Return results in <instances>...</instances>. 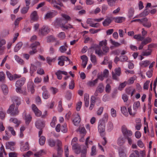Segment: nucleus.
<instances>
[{"instance_id": "obj_52", "label": "nucleus", "mask_w": 157, "mask_h": 157, "mask_svg": "<svg viewBox=\"0 0 157 157\" xmlns=\"http://www.w3.org/2000/svg\"><path fill=\"white\" fill-rule=\"evenodd\" d=\"M110 114L113 117H115L117 116V113L116 110L113 108H112L110 110Z\"/></svg>"}, {"instance_id": "obj_33", "label": "nucleus", "mask_w": 157, "mask_h": 157, "mask_svg": "<svg viewBox=\"0 0 157 157\" xmlns=\"http://www.w3.org/2000/svg\"><path fill=\"white\" fill-rule=\"evenodd\" d=\"M10 122H12L15 124H16V127H18L19 124H20V121H18L16 118H11L10 120Z\"/></svg>"}, {"instance_id": "obj_44", "label": "nucleus", "mask_w": 157, "mask_h": 157, "mask_svg": "<svg viewBox=\"0 0 157 157\" xmlns=\"http://www.w3.org/2000/svg\"><path fill=\"white\" fill-rule=\"evenodd\" d=\"M90 60L95 65L97 63L96 57L95 56L91 55L90 56Z\"/></svg>"}, {"instance_id": "obj_12", "label": "nucleus", "mask_w": 157, "mask_h": 157, "mask_svg": "<svg viewBox=\"0 0 157 157\" xmlns=\"http://www.w3.org/2000/svg\"><path fill=\"white\" fill-rule=\"evenodd\" d=\"M143 22L142 24L144 26L147 28H149L151 26V22L148 21V19L145 17L143 18Z\"/></svg>"}, {"instance_id": "obj_7", "label": "nucleus", "mask_w": 157, "mask_h": 157, "mask_svg": "<svg viewBox=\"0 0 157 157\" xmlns=\"http://www.w3.org/2000/svg\"><path fill=\"white\" fill-rule=\"evenodd\" d=\"M40 43L38 42H36L35 43L33 44L31 46V47L32 49L31 51L29 52L30 55H33L37 52L36 50V46L39 45Z\"/></svg>"}, {"instance_id": "obj_51", "label": "nucleus", "mask_w": 157, "mask_h": 157, "mask_svg": "<svg viewBox=\"0 0 157 157\" xmlns=\"http://www.w3.org/2000/svg\"><path fill=\"white\" fill-rule=\"evenodd\" d=\"M23 18L22 17H19L17 18L14 23V25H15V27L18 26L20 21L22 20Z\"/></svg>"}, {"instance_id": "obj_1", "label": "nucleus", "mask_w": 157, "mask_h": 157, "mask_svg": "<svg viewBox=\"0 0 157 157\" xmlns=\"http://www.w3.org/2000/svg\"><path fill=\"white\" fill-rule=\"evenodd\" d=\"M13 103L11 105L7 111L8 113L10 114L11 115L15 116L18 114L19 111L18 110V107L16 106L15 109V105H19L21 104V101L20 99H13L12 100Z\"/></svg>"}, {"instance_id": "obj_29", "label": "nucleus", "mask_w": 157, "mask_h": 157, "mask_svg": "<svg viewBox=\"0 0 157 157\" xmlns=\"http://www.w3.org/2000/svg\"><path fill=\"white\" fill-rule=\"evenodd\" d=\"M150 62L148 60H146L141 62L140 63V66L144 67H147L150 64Z\"/></svg>"}, {"instance_id": "obj_15", "label": "nucleus", "mask_w": 157, "mask_h": 157, "mask_svg": "<svg viewBox=\"0 0 157 157\" xmlns=\"http://www.w3.org/2000/svg\"><path fill=\"white\" fill-rule=\"evenodd\" d=\"M150 45L148 46V48L147 50L145 51L142 52V55L144 56H148L151 55L152 51L151 48H150Z\"/></svg>"}, {"instance_id": "obj_10", "label": "nucleus", "mask_w": 157, "mask_h": 157, "mask_svg": "<svg viewBox=\"0 0 157 157\" xmlns=\"http://www.w3.org/2000/svg\"><path fill=\"white\" fill-rule=\"evenodd\" d=\"M57 12L56 11H54L53 12H49L45 15L44 18L45 19L52 18L57 14Z\"/></svg>"}, {"instance_id": "obj_56", "label": "nucleus", "mask_w": 157, "mask_h": 157, "mask_svg": "<svg viewBox=\"0 0 157 157\" xmlns=\"http://www.w3.org/2000/svg\"><path fill=\"white\" fill-rule=\"evenodd\" d=\"M107 44V40H103L101 41H100L99 43V45L100 46H106Z\"/></svg>"}, {"instance_id": "obj_40", "label": "nucleus", "mask_w": 157, "mask_h": 157, "mask_svg": "<svg viewBox=\"0 0 157 157\" xmlns=\"http://www.w3.org/2000/svg\"><path fill=\"white\" fill-rule=\"evenodd\" d=\"M142 43L144 45H146L147 44L151 42V38L147 37L144 40H142Z\"/></svg>"}, {"instance_id": "obj_47", "label": "nucleus", "mask_w": 157, "mask_h": 157, "mask_svg": "<svg viewBox=\"0 0 157 157\" xmlns=\"http://www.w3.org/2000/svg\"><path fill=\"white\" fill-rule=\"evenodd\" d=\"M113 128V123L111 121L108 122L107 125V129L108 131H110Z\"/></svg>"}, {"instance_id": "obj_61", "label": "nucleus", "mask_w": 157, "mask_h": 157, "mask_svg": "<svg viewBox=\"0 0 157 157\" xmlns=\"http://www.w3.org/2000/svg\"><path fill=\"white\" fill-rule=\"evenodd\" d=\"M42 95L44 98H47L50 97V95L48 91L44 92L43 93Z\"/></svg>"}, {"instance_id": "obj_42", "label": "nucleus", "mask_w": 157, "mask_h": 157, "mask_svg": "<svg viewBox=\"0 0 157 157\" xmlns=\"http://www.w3.org/2000/svg\"><path fill=\"white\" fill-rule=\"evenodd\" d=\"M1 87L4 94L5 95L8 92V89L7 86L5 84H3L2 85Z\"/></svg>"}, {"instance_id": "obj_6", "label": "nucleus", "mask_w": 157, "mask_h": 157, "mask_svg": "<svg viewBox=\"0 0 157 157\" xmlns=\"http://www.w3.org/2000/svg\"><path fill=\"white\" fill-rule=\"evenodd\" d=\"M121 130L125 138H127V137H129L132 135V132L131 130H128L125 126H122Z\"/></svg>"}, {"instance_id": "obj_4", "label": "nucleus", "mask_w": 157, "mask_h": 157, "mask_svg": "<svg viewBox=\"0 0 157 157\" xmlns=\"http://www.w3.org/2000/svg\"><path fill=\"white\" fill-rule=\"evenodd\" d=\"M105 120L100 121L98 126V130L101 135H104V132L105 130Z\"/></svg>"}, {"instance_id": "obj_26", "label": "nucleus", "mask_w": 157, "mask_h": 157, "mask_svg": "<svg viewBox=\"0 0 157 157\" xmlns=\"http://www.w3.org/2000/svg\"><path fill=\"white\" fill-rule=\"evenodd\" d=\"M148 14V12L147 10H144L143 12L140 13L138 15H137L134 17V18H140L144 17L147 15Z\"/></svg>"}, {"instance_id": "obj_20", "label": "nucleus", "mask_w": 157, "mask_h": 157, "mask_svg": "<svg viewBox=\"0 0 157 157\" xmlns=\"http://www.w3.org/2000/svg\"><path fill=\"white\" fill-rule=\"evenodd\" d=\"M28 90L32 94L34 92L35 89L33 83L29 82L28 84Z\"/></svg>"}, {"instance_id": "obj_43", "label": "nucleus", "mask_w": 157, "mask_h": 157, "mask_svg": "<svg viewBox=\"0 0 157 157\" xmlns=\"http://www.w3.org/2000/svg\"><path fill=\"white\" fill-rule=\"evenodd\" d=\"M133 38L139 41H142L144 39V37L142 36L140 34L135 35L134 36Z\"/></svg>"}, {"instance_id": "obj_59", "label": "nucleus", "mask_w": 157, "mask_h": 157, "mask_svg": "<svg viewBox=\"0 0 157 157\" xmlns=\"http://www.w3.org/2000/svg\"><path fill=\"white\" fill-rule=\"evenodd\" d=\"M61 130L62 132L63 133H66L67 132V125L65 124L62 125L61 128Z\"/></svg>"}, {"instance_id": "obj_32", "label": "nucleus", "mask_w": 157, "mask_h": 157, "mask_svg": "<svg viewBox=\"0 0 157 157\" xmlns=\"http://www.w3.org/2000/svg\"><path fill=\"white\" fill-rule=\"evenodd\" d=\"M20 87H17L16 90V91L20 93H22L25 94L26 93V89H21Z\"/></svg>"}, {"instance_id": "obj_41", "label": "nucleus", "mask_w": 157, "mask_h": 157, "mask_svg": "<svg viewBox=\"0 0 157 157\" xmlns=\"http://www.w3.org/2000/svg\"><path fill=\"white\" fill-rule=\"evenodd\" d=\"M139 153L138 151L135 150L134 151V152L132 153L129 157H139Z\"/></svg>"}, {"instance_id": "obj_5", "label": "nucleus", "mask_w": 157, "mask_h": 157, "mask_svg": "<svg viewBox=\"0 0 157 157\" xmlns=\"http://www.w3.org/2000/svg\"><path fill=\"white\" fill-rule=\"evenodd\" d=\"M121 73V69L120 67L115 68L114 70V72L113 71L112 72L113 78V79L118 80L119 79L118 77L120 75Z\"/></svg>"}, {"instance_id": "obj_54", "label": "nucleus", "mask_w": 157, "mask_h": 157, "mask_svg": "<svg viewBox=\"0 0 157 157\" xmlns=\"http://www.w3.org/2000/svg\"><path fill=\"white\" fill-rule=\"evenodd\" d=\"M48 143L49 145L51 147L54 146L56 144V141L53 139L49 140Z\"/></svg>"}, {"instance_id": "obj_24", "label": "nucleus", "mask_w": 157, "mask_h": 157, "mask_svg": "<svg viewBox=\"0 0 157 157\" xmlns=\"http://www.w3.org/2000/svg\"><path fill=\"white\" fill-rule=\"evenodd\" d=\"M81 121V118L78 114L75 115V117L73 120V122L75 125H78Z\"/></svg>"}, {"instance_id": "obj_45", "label": "nucleus", "mask_w": 157, "mask_h": 157, "mask_svg": "<svg viewBox=\"0 0 157 157\" xmlns=\"http://www.w3.org/2000/svg\"><path fill=\"white\" fill-rule=\"evenodd\" d=\"M111 61H109V57L106 56L104 57V60L101 63L102 65H106L108 64Z\"/></svg>"}, {"instance_id": "obj_50", "label": "nucleus", "mask_w": 157, "mask_h": 157, "mask_svg": "<svg viewBox=\"0 0 157 157\" xmlns=\"http://www.w3.org/2000/svg\"><path fill=\"white\" fill-rule=\"evenodd\" d=\"M65 46H61L59 48L60 51L62 53L64 52L67 50V46L65 43Z\"/></svg>"}, {"instance_id": "obj_31", "label": "nucleus", "mask_w": 157, "mask_h": 157, "mask_svg": "<svg viewBox=\"0 0 157 157\" xmlns=\"http://www.w3.org/2000/svg\"><path fill=\"white\" fill-rule=\"evenodd\" d=\"M140 120L139 119H137L136 120V124L135 126V128L136 130H139L140 129L142 126L141 124L140 123Z\"/></svg>"}, {"instance_id": "obj_55", "label": "nucleus", "mask_w": 157, "mask_h": 157, "mask_svg": "<svg viewBox=\"0 0 157 157\" xmlns=\"http://www.w3.org/2000/svg\"><path fill=\"white\" fill-rule=\"evenodd\" d=\"M127 84V82H124L121 83L119 86L118 89L120 90H122L123 88H124Z\"/></svg>"}, {"instance_id": "obj_39", "label": "nucleus", "mask_w": 157, "mask_h": 157, "mask_svg": "<svg viewBox=\"0 0 157 157\" xmlns=\"http://www.w3.org/2000/svg\"><path fill=\"white\" fill-rule=\"evenodd\" d=\"M121 111L122 113L125 116L127 117L128 116V114L127 112V109L126 107L123 106L121 107Z\"/></svg>"}, {"instance_id": "obj_36", "label": "nucleus", "mask_w": 157, "mask_h": 157, "mask_svg": "<svg viewBox=\"0 0 157 157\" xmlns=\"http://www.w3.org/2000/svg\"><path fill=\"white\" fill-rule=\"evenodd\" d=\"M98 79H96L94 80L90 81L88 82L87 85L90 86H93L96 85L98 82Z\"/></svg>"}, {"instance_id": "obj_17", "label": "nucleus", "mask_w": 157, "mask_h": 157, "mask_svg": "<svg viewBox=\"0 0 157 157\" xmlns=\"http://www.w3.org/2000/svg\"><path fill=\"white\" fill-rule=\"evenodd\" d=\"M25 81V78H21L19 80L16 81L15 84L16 86L17 87H21L23 86Z\"/></svg>"}, {"instance_id": "obj_46", "label": "nucleus", "mask_w": 157, "mask_h": 157, "mask_svg": "<svg viewBox=\"0 0 157 157\" xmlns=\"http://www.w3.org/2000/svg\"><path fill=\"white\" fill-rule=\"evenodd\" d=\"M45 138L44 136H42L40 137L39 140L40 144L41 145H43L45 143Z\"/></svg>"}, {"instance_id": "obj_13", "label": "nucleus", "mask_w": 157, "mask_h": 157, "mask_svg": "<svg viewBox=\"0 0 157 157\" xmlns=\"http://www.w3.org/2000/svg\"><path fill=\"white\" fill-rule=\"evenodd\" d=\"M50 31V29L48 26L44 25L42 28L40 33L42 35H45L47 34Z\"/></svg>"}, {"instance_id": "obj_60", "label": "nucleus", "mask_w": 157, "mask_h": 157, "mask_svg": "<svg viewBox=\"0 0 157 157\" xmlns=\"http://www.w3.org/2000/svg\"><path fill=\"white\" fill-rule=\"evenodd\" d=\"M59 37L61 39H63L65 38L66 36L65 33L63 32H61L58 34Z\"/></svg>"}, {"instance_id": "obj_22", "label": "nucleus", "mask_w": 157, "mask_h": 157, "mask_svg": "<svg viewBox=\"0 0 157 157\" xmlns=\"http://www.w3.org/2000/svg\"><path fill=\"white\" fill-rule=\"evenodd\" d=\"M112 18L110 17H108L106 18L102 22L103 25L104 26H107L111 23Z\"/></svg>"}, {"instance_id": "obj_30", "label": "nucleus", "mask_w": 157, "mask_h": 157, "mask_svg": "<svg viewBox=\"0 0 157 157\" xmlns=\"http://www.w3.org/2000/svg\"><path fill=\"white\" fill-rule=\"evenodd\" d=\"M95 53L100 56L104 55V54L102 50H101L100 48H97L95 49Z\"/></svg>"}, {"instance_id": "obj_2", "label": "nucleus", "mask_w": 157, "mask_h": 157, "mask_svg": "<svg viewBox=\"0 0 157 157\" xmlns=\"http://www.w3.org/2000/svg\"><path fill=\"white\" fill-rule=\"evenodd\" d=\"M63 20L60 18H57L53 23V25L56 28L60 27L61 28H64L66 29L72 28V25L70 24L66 25L63 22Z\"/></svg>"}, {"instance_id": "obj_23", "label": "nucleus", "mask_w": 157, "mask_h": 157, "mask_svg": "<svg viewBox=\"0 0 157 157\" xmlns=\"http://www.w3.org/2000/svg\"><path fill=\"white\" fill-rule=\"evenodd\" d=\"M104 87L102 84H100L98 86L97 89L95 93V95H98V92H99L100 93L102 92L104 90Z\"/></svg>"}, {"instance_id": "obj_34", "label": "nucleus", "mask_w": 157, "mask_h": 157, "mask_svg": "<svg viewBox=\"0 0 157 157\" xmlns=\"http://www.w3.org/2000/svg\"><path fill=\"white\" fill-rule=\"evenodd\" d=\"M23 45L22 42H19L15 46L14 48V51L15 52H17L21 48Z\"/></svg>"}, {"instance_id": "obj_62", "label": "nucleus", "mask_w": 157, "mask_h": 157, "mask_svg": "<svg viewBox=\"0 0 157 157\" xmlns=\"http://www.w3.org/2000/svg\"><path fill=\"white\" fill-rule=\"evenodd\" d=\"M120 60L121 62H124L126 61L128 59L127 57L125 56H120Z\"/></svg>"}, {"instance_id": "obj_27", "label": "nucleus", "mask_w": 157, "mask_h": 157, "mask_svg": "<svg viewBox=\"0 0 157 157\" xmlns=\"http://www.w3.org/2000/svg\"><path fill=\"white\" fill-rule=\"evenodd\" d=\"M137 110L135 109V108L133 107L132 109L130 107L128 108V111L129 114L132 116H134L136 114Z\"/></svg>"}, {"instance_id": "obj_57", "label": "nucleus", "mask_w": 157, "mask_h": 157, "mask_svg": "<svg viewBox=\"0 0 157 157\" xmlns=\"http://www.w3.org/2000/svg\"><path fill=\"white\" fill-rule=\"evenodd\" d=\"M29 9V7L26 6L23 7L21 10V13L22 14H25L28 11Z\"/></svg>"}, {"instance_id": "obj_28", "label": "nucleus", "mask_w": 157, "mask_h": 157, "mask_svg": "<svg viewBox=\"0 0 157 157\" xmlns=\"http://www.w3.org/2000/svg\"><path fill=\"white\" fill-rule=\"evenodd\" d=\"M24 115L25 116L26 124L28 125L31 120V117L30 115H26L25 112L24 113Z\"/></svg>"}, {"instance_id": "obj_48", "label": "nucleus", "mask_w": 157, "mask_h": 157, "mask_svg": "<svg viewBox=\"0 0 157 157\" xmlns=\"http://www.w3.org/2000/svg\"><path fill=\"white\" fill-rule=\"evenodd\" d=\"M111 43L115 47H118L120 46L121 44L120 43L113 40L112 39L110 40Z\"/></svg>"}, {"instance_id": "obj_53", "label": "nucleus", "mask_w": 157, "mask_h": 157, "mask_svg": "<svg viewBox=\"0 0 157 157\" xmlns=\"http://www.w3.org/2000/svg\"><path fill=\"white\" fill-rule=\"evenodd\" d=\"M102 50L104 54V55H105L109 52V48L106 46L103 47L102 48Z\"/></svg>"}, {"instance_id": "obj_16", "label": "nucleus", "mask_w": 157, "mask_h": 157, "mask_svg": "<svg viewBox=\"0 0 157 157\" xmlns=\"http://www.w3.org/2000/svg\"><path fill=\"white\" fill-rule=\"evenodd\" d=\"M81 59L82 60V65L83 68H85L87 64L88 58L86 56L83 55L81 56Z\"/></svg>"}, {"instance_id": "obj_3", "label": "nucleus", "mask_w": 157, "mask_h": 157, "mask_svg": "<svg viewBox=\"0 0 157 157\" xmlns=\"http://www.w3.org/2000/svg\"><path fill=\"white\" fill-rule=\"evenodd\" d=\"M58 148L57 149V154H54L53 157H61V155L63 152V149L62 148V143L61 141L59 140H57L56 141Z\"/></svg>"}, {"instance_id": "obj_18", "label": "nucleus", "mask_w": 157, "mask_h": 157, "mask_svg": "<svg viewBox=\"0 0 157 157\" xmlns=\"http://www.w3.org/2000/svg\"><path fill=\"white\" fill-rule=\"evenodd\" d=\"M15 144L13 142H7L6 143V149H10L11 151H13V147Z\"/></svg>"}, {"instance_id": "obj_19", "label": "nucleus", "mask_w": 157, "mask_h": 157, "mask_svg": "<svg viewBox=\"0 0 157 157\" xmlns=\"http://www.w3.org/2000/svg\"><path fill=\"white\" fill-rule=\"evenodd\" d=\"M36 126L37 128L41 129L44 126V121L38 120L36 122Z\"/></svg>"}, {"instance_id": "obj_21", "label": "nucleus", "mask_w": 157, "mask_h": 157, "mask_svg": "<svg viewBox=\"0 0 157 157\" xmlns=\"http://www.w3.org/2000/svg\"><path fill=\"white\" fill-rule=\"evenodd\" d=\"M125 17H118L114 18L115 21L117 23L123 22L125 21Z\"/></svg>"}, {"instance_id": "obj_63", "label": "nucleus", "mask_w": 157, "mask_h": 157, "mask_svg": "<svg viewBox=\"0 0 157 157\" xmlns=\"http://www.w3.org/2000/svg\"><path fill=\"white\" fill-rule=\"evenodd\" d=\"M109 71L106 69H105L102 74L103 75V76L105 78H107L109 75Z\"/></svg>"}, {"instance_id": "obj_49", "label": "nucleus", "mask_w": 157, "mask_h": 157, "mask_svg": "<svg viewBox=\"0 0 157 157\" xmlns=\"http://www.w3.org/2000/svg\"><path fill=\"white\" fill-rule=\"evenodd\" d=\"M78 131L80 134H86V132L85 128L81 126L79 127Z\"/></svg>"}, {"instance_id": "obj_14", "label": "nucleus", "mask_w": 157, "mask_h": 157, "mask_svg": "<svg viewBox=\"0 0 157 157\" xmlns=\"http://www.w3.org/2000/svg\"><path fill=\"white\" fill-rule=\"evenodd\" d=\"M30 17L31 20L33 21H37L39 19L37 12L36 11L33 12L30 15Z\"/></svg>"}, {"instance_id": "obj_38", "label": "nucleus", "mask_w": 157, "mask_h": 157, "mask_svg": "<svg viewBox=\"0 0 157 157\" xmlns=\"http://www.w3.org/2000/svg\"><path fill=\"white\" fill-rule=\"evenodd\" d=\"M61 16L64 19V20L65 21V23H67L68 21H70L71 20V17L67 14H62Z\"/></svg>"}, {"instance_id": "obj_37", "label": "nucleus", "mask_w": 157, "mask_h": 157, "mask_svg": "<svg viewBox=\"0 0 157 157\" xmlns=\"http://www.w3.org/2000/svg\"><path fill=\"white\" fill-rule=\"evenodd\" d=\"M14 58L15 60L18 63L21 64H23L24 63V61L22 59H21L17 55H15L14 56Z\"/></svg>"}, {"instance_id": "obj_64", "label": "nucleus", "mask_w": 157, "mask_h": 157, "mask_svg": "<svg viewBox=\"0 0 157 157\" xmlns=\"http://www.w3.org/2000/svg\"><path fill=\"white\" fill-rule=\"evenodd\" d=\"M28 150H29V144L28 142H26L23 146V148H22V150L25 151Z\"/></svg>"}, {"instance_id": "obj_8", "label": "nucleus", "mask_w": 157, "mask_h": 157, "mask_svg": "<svg viewBox=\"0 0 157 157\" xmlns=\"http://www.w3.org/2000/svg\"><path fill=\"white\" fill-rule=\"evenodd\" d=\"M58 60V64L60 66H63L64 65L65 61H70V59L64 56H61L59 57Z\"/></svg>"}, {"instance_id": "obj_58", "label": "nucleus", "mask_w": 157, "mask_h": 157, "mask_svg": "<svg viewBox=\"0 0 157 157\" xmlns=\"http://www.w3.org/2000/svg\"><path fill=\"white\" fill-rule=\"evenodd\" d=\"M56 75L57 76V78L59 79H61L62 78V74L61 73V71L58 70L56 73Z\"/></svg>"}, {"instance_id": "obj_35", "label": "nucleus", "mask_w": 157, "mask_h": 157, "mask_svg": "<svg viewBox=\"0 0 157 157\" xmlns=\"http://www.w3.org/2000/svg\"><path fill=\"white\" fill-rule=\"evenodd\" d=\"M119 154L120 157H127V154L124 149H121L119 150Z\"/></svg>"}, {"instance_id": "obj_11", "label": "nucleus", "mask_w": 157, "mask_h": 157, "mask_svg": "<svg viewBox=\"0 0 157 157\" xmlns=\"http://www.w3.org/2000/svg\"><path fill=\"white\" fill-rule=\"evenodd\" d=\"M32 109L36 116L39 117L41 115V112L38 109L35 104L32 105Z\"/></svg>"}, {"instance_id": "obj_25", "label": "nucleus", "mask_w": 157, "mask_h": 157, "mask_svg": "<svg viewBox=\"0 0 157 157\" xmlns=\"http://www.w3.org/2000/svg\"><path fill=\"white\" fill-rule=\"evenodd\" d=\"M126 138L122 136H120L117 140V144L120 146L123 145L125 142Z\"/></svg>"}, {"instance_id": "obj_9", "label": "nucleus", "mask_w": 157, "mask_h": 157, "mask_svg": "<svg viewBox=\"0 0 157 157\" xmlns=\"http://www.w3.org/2000/svg\"><path fill=\"white\" fill-rule=\"evenodd\" d=\"M94 21V19L88 18L87 20L86 23L87 24H90V25L91 27L97 28L99 26V24L98 23H93Z\"/></svg>"}]
</instances>
